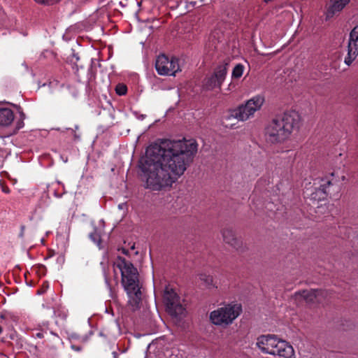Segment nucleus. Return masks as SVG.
<instances>
[{"label":"nucleus","instance_id":"21","mask_svg":"<svg viewBox=\"0 0 358 358\" xmlns=\"http://www.w3.org/2000/svg\"><path fill=\"white\" fill-rule=\"evenodd\" d=\"M200 280L203 281L207 286H210L213 285V278L211 275H206V274H201Z\"/></svg>","mask_w":358,"mask_h":358},{"label":"nucleus","instance_id":"19","mask_svg":"<svg viewBox=\"0 0 358 358\" xmlns=\"http://www.w3.org/2000/svg\"><path fill=\"white\" fill-rule=\"evenodd\" d=\"M115 92L119 96H124L127 93V87L123 83H118L115 87Z\"/></svg>","mask_w":358,"mask_h":358},{"label":"nucleus","instance_id":"28","mask_svg":"<svg viewBox=\"0 0 358 358\" xmlns=\"http://www.w3.org/2000/svg\"><path fill=\"white\" fill-rule=\"evenodd\" d=\"M48 287V282H44L43 285V287L42 289L38 290V294H43L46 291V289Z\"/></svg>","mask_w":358,"mask_h":358},{"label":"nucleus","instance_id":"8","mask_svg":"<svg viewBox=\"0 0 358 358\" xmlns=\"http://www.w3.org/2000/svg\"><path fill=\"white\" fill-rule=\"evenodd\" d=\"M163 299L166 310L169 315L176 317L183 315L185 309L180 303V296L173 288L166 286Z\"/></svg>","mask_w":358,"mask_h":358},{"label":"nucleus","instance_id":"18","mask_svg":"<svg viewBox=\"0 0 358 358\" xmlns=\"http://www.w3.org/2000/svg\"><path fill=\"white\" fill-rule=\"evenodd\" d=\"M69 339H70L71 343H73L74 341H76L85 343H86L88 341L89 336L88 335H85L83 336H81L78 335L76 333H72L70 335Z\"/></svg>","mask_w":358,"mask_h":358},{"label":"nucleus","instance_id":"26","mask_svg":"<svg viewBox=\"0 0 358 358\" xmlns=\"http://www.w3.org/2000/svg\"><path fill=\"white\" fill-rule=\"evenodd\" d=\"M69 129L71 131V132H72V134H73V138H74V140H75V141H78V140H79V139H80V135H78V134H77V132H76V129H78V125H76V126L75 127V129Z\"/></svg>","mask_w":358,"mask_h":358},{"label":"nucleus","instance_id":"29","mask_svg":"<svg viewBox=\"0 0 358 358\" xmlns=\"http://www.w3.org/2000/svg\"><path fill=\"white\" fill-rule=\"evenodd\" d=\"M24 229H25V227L24 225H22L21 226V231H20V237H23Z\"/></svg>","mask_w":358,"mask_h":358},{"label":"nucleus","instance_id":"11","mask_svg":"<svg viewBox=\"0 0 358 358\" xmlns=\"http://www.w3.org/2000/svg\"><path fill=\"white\" fill-rule=\"evenodd\" d=\"M358 56V24L350 33L348 54L345 57L344 63L350 66Z\"/></svg>","mask_w":358,"mask_h":358},{"label":"nucleus","instance_id":"20","mask_svg":"<svg viewBox=\"0 0 358 358\" xmlns=\"http://www.w3.org/2000/svg\"><path fill=\"white\" fill-rule=\"evenodd\" d=\"M89 237L96 243H99L101 242V235L96 228L94 229L93 231L89 234Z\"/></svg>","mask_w":358,"mask_h":358},{"label":"nucleus","instance_id":"7","mask_svg":"<svg viewBox=\"0 0 358 358\" xmlns=\"http://www.w3.org/2000/svg\"><path fill=\"white\" fill-rule=\"evenodd\" d=\"M264 102V98L262 96H256L230 111V114L227 119L234 117L239 121H245L248 120L254 113L259 110Z\"/></svg>","mask_w":358,"mask_h":358},{"label":"nucleus","instance_id":"14","mask_svg":"<svg viewBox=\"0 0 358 358\" xmlns=\"http://www.w3.org/2000/svg\"><path fill=\"white\" fill-rule=\"evenodd\" d=\"M14 120L13 111L8 108H0V126L8 127Z\"/></svg>","mask_w":358,"mask_h":358},{"label":"nucleus","instance_id":"30","mask_svg":"<svg viewBox=\"0 0 358 358\" xmlns=\"http://www.w3.org/2000/svg\"><path fill=\"white\" fill-rule=\"evenodd\" d=\"M122 253H124V255H128V253H129V251L124 248H122Z\"/></svg>","mask_w":358,"mask_h":358},{"label":"nucleus","instance_id":"4","mask_svg":"<svg viewBox=\"0 0 358 358\" xmlns=\"http://www.w3.org/2000/svg\"><path fill=\"white\" fill-rule=\"evenodd\" d=\"M256 345L265 354L283 358H292L294 356L293 347L274 334L259 336L257 339Z\"/></svg>","mask_w":358,"mask_h":358},{"label":"nucleus","instance_id":"16","mask_svg":"<svg viewBox=\"0 0 358 358\" xmlns=\"http://www.w3.org/2000/svg\"><path fill=\"white\" fill-rule=\"evenodd\" d=\"M45 335L48 337L49 340H50V336L52 337V341L54 342H58L60 340L59 336L57 334L53 333L52 331L47 332L40 331L36 334L35 336L38 338H43L45 337Z\"/></svg>","mask_w":358,"mask_h":358},{"label":"nucleus","instance_id":"2","mask_svg":"<svg viewBox=\"0 0 358 358\" xmlns=\"http://www.w3.org/2000/svg\"><path fill=\"white\" fill-rule=\"evenodd\" d=\"M301 120L299 113L293 110L275 116L264 128L266 140L272 144L284 143L294 131L299 130Z\"/></svg>","mask_w":358,"mask_h":358},{"label":"nucleus","instance_id":"17","mask_svg":"<svg viewBox=\"0 0 358 358\" xmlns=\"http://www.w3.org/2000/svg\"><path fill=\"white\" fill-rule=\"evenodd\" d=\"M244 66L241 64H236L232 70L231 78L232 79L240 78L243 73Z\"/></svg>","mask_w":358,"mask_h":358},{"label":"nucleus","instance_id":"23","mask_svg":"<svg viewBox=\"0 0 358 358\" xmlns=\"http://www.w3.org/2000/svg\"><path fill=\"white\" fill-rule=\"evenodd\" d=\"M0 185L3 192L6 194H9L10 192V188L7 185H6L4 182L1 180H0Z\"/></svg>","mask_w":358,"mask_h":358},{"label":"nucleus","instance_id":"13","mask_svg":"<svg viewBox=\"0 0 358 358\" xmlns=\"http://www.w3.org/2000/svg\"><path fill=\"white\" fill-rule=\"evenodd\" d=\"M350 0H331V5L325 12L326 19L332 18L339 13L349 3Z\"/></svg>","mask_w":358,"mask_h":358},{"label":"nucleus","instance_id":"5","mask_svg":"<svg viewBox=\"0 0 358 358\" xmlns=\"http://www.w3.org/2000/svg\"><path fill=\"white\" fill-rule=\"evenodd\" d=\"M341 191L338 179L331 173L323 178H318V187L310 195V199L313 201H320L327 199L328 196L337 195Z\"/></svg>","mask_w":358,"mask_h":358},{"label":"nucleus","instance_id":"10","mask_svg":"<svg viewBox=\"0 0 358 358\" xmlns=\"http://www.w3.org/2000/svg\"><path fill=\"white\" fill-rule=\"evenodd\" d=\"M228 71V64L218 65L213 73L206 76L203 81V87L206 90H213L218 88L221 90L222 85L224 81Z\"/></svg>","mask_w":358,"mask_h":358},{"label":"nucleus","instance_id":"34","mask_svg":"<svg viewBox=\"0 0 358 358\" xmlns=\"http://www.w3.org/2000/svg\"><path fill=\"white\" fill-rule=\"evenodd\" d=\"M231 85V83L230 85H229V89L230 90V87Z\"/></svg>","mask_w":358,"mask_h":358},{"label":"nucleus","instance_id":"6","mask_svg":"<svg viewBox=\"0 0 358 358\" xmlns=\"http://www.w3.org/2000/svg\"><path fill=\"white\" fill-rule=\"evenodd\" d=\"M242 306L232 302L210 313L209 320L214 325L227 327L241 314Z\"/></svg>","mask_w":358,"mask_h":358},{"label":"nucleus","instance_id":"32","mask_svg":"<svg viewBox=\"0 0 358 358\" xmlns=\"http://www.w3.org/2000/svg\"><path fill=\"white\" fill-rule=\"evenodd\" d=\"M189 4L192 5V7H194L196 5V1H190Z\"/></svg>","mask_w":358,"mask_h":358},{"label":"nucleus","instance_id":"1","mask_svg":"<svg viewBox=\"0 0 358 358\" xmlns=\"http://www.w3.org/2000/svg\"><path fill=\"white\" fill-rule=\"evenodd\" d=\"M198 145L194 140H164L150 145L138 162L145 187L161 191L171 187L192 162Z\"/></svg>","mask_w":358,"mask_h":358},{"label":"nucleus","instance_id":"33","mask_svg":"<svg viewBox=\"0 0 358 358\" xmlns=\"http://www.w3.org/2000/svg\"><path fill=\"white\" fill-rule=\"evenodd\" d=\"M3 332V328L1 326H0V334Z\"/></svg>","mask_w":358,"mask_h":358},{"label":"nucleus","instance_id":"31","mask_svg":"<svg viewBox=\"0 0 358 358\" xmlns=\"http://www.w3.org/2000/svg\"><path fill=\"white\" fill-rule=\"evenodd\" d=\"M113 358H118V355L116 352H113Z\"/></svg>","mask_w":358,"mask_h":358},{"label":"nucleus","instance_id":"27","mask_svg":"<svg viewBox=\"0 0 358 358\" xmlns=\"http://www.w3.org/2000/svg\"><path fill=\"white\" fill-rule=\"evenodd\" d=\"M24 125V120L19 119L16 123L15 130L18 131L22 129Z\"/></svg>","mask_w":358,"mask_h":358},{"label":"nucleus","instance_id":"24","mask_svg":"<svg viewBox=\"0 0 358 358\" xmlns=\"http://www.w3.org/2000/svg\"><path fill=\"white\" fill-rule=\"evenodd\" d=\"M16 108H17V112L19 113L20 114V119L21 120H24L25 117H26V115L23 112V110L22 108V107L20 106H15Z\"/></svg>","mask_w":358,"mask_h":358},{"label":"nucleus","instance_id":"22","mask_svg":"<svg viewBox=\"0 0 358 358\" xmlns=\"http://www.w3.org/2000/svg\"><path fill=\"white\" fill-rule=\"evenodd\" d=\"M37 3L43 6H52L57 3L59 0H34Z\"/></svg>","mask_w":358,"mask_h":358},{"label":"nucleus","instance_id":"3","mask_svg":"<svg viewBox=\"0 0 358 358\" xmlns=\"http://www.w3.org/2000/svg\"><path fill=\"white\" fill-rule=\"evenodd\" d=\"M116 266L120 270L121 283L129 296V303L135 311L140 308L142 297L137 268L131 262L120 256Z\"/></svg>","mask_w":358,"mask_h":358},{"label":"nucleus","instance_id":"12","mask_svg":"<svg viewBox=\"0 0 358 358\" xmlns=\"http://www.w3.org/2000/svg\"><path fill=\"white\" fill-rule=\"evenodd\" d=\"M222 234L223 240L226 243L230 245L236 250H239L241 249L243 245L242 241L236 237L234 232L231 229L224 228L222 231Z\"/></svg>","mask_w":358,"mask_h":358},{"label":"nucleus","instance_id":"15","mask_svg":"<svg viewBox=\"0 0 358 358\" xmlns=\"http://www.w3.org/2000/svg\"><path fill=\"white\" fill-rule=\"evenodd\" d=\"M321 292L320 289L302 290L296 292V295H300L307 303H313Z\"/></svg>","mask_w":358,"mask_h":358},{"label":"nucleus","instance_id":"25","mask_svg":"<svg viewBox=\"0 0 358 358\" xmlns=\"http://www.w3.org/2000/svg\"><path fill=\"white\" fill-rule=\"evenodd\" d=\"M71 348L76 352H80L83 350V346L72 343L71 344Z\"/></svg>","mask_w":358,"mask_h":358},{"label":"nucleus","instance_id":"9","mask_svg":"<svg viewBox=\"0 0 358 358\" xmlns=\"http://www.w3.org/2000/svg\"><path fill=\"white\" fill-rule=\"evenodd\" d=\"M155 69L160 76H175L178 71H180L178 59L174 57L169 58L165 54L157 56Z\"/></svg>","mask_w":358,"mask_h":358}]
</instances>
